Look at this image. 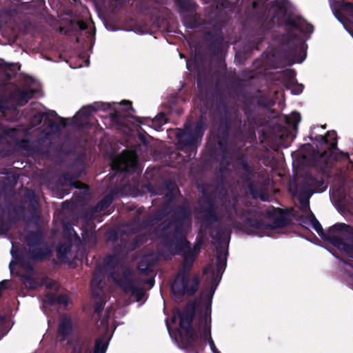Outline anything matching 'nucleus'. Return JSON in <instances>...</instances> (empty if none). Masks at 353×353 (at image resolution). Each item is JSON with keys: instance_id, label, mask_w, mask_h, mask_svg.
Returning <instances> with one entry per match:
<instances>
[{"instance_id": "nucleus-1", "label": "nucleus", "mask_w": 353, "mask_h": 353, "mask_svg": "<svg viewBox=\"0 0 353 353\" xmlns=\"http://www.w3.org/2000/svg\"><path fill=\"white\" fill-rule=\"evenodd\" d=\"M243 82V79L239 77L232 80V83L239 88L236 94L242 104L241 110L246 119L243 122L242 115L237 108H225L218 133L210 137L206 143L205 154L210 161H216L220 157L222 159L228 157L230 153V136L236 142H244L247 139L255 137L258 126L255 115L256 106L266 109L274 105V102L261 90L254 93L242 91L245 86Z\"/></svg>"}, {"instance_id": "nucleus-2", "label": "nucleus", "mask_w": 353, "mask_h": 353, "mask_svg": "<svg viewBox=\"0 0 353 353\" xmlns=\"http://www.w3.org/2000/svg\"><path fill=\"white\" fill-rule=\"evenodd\" d=\"M284 26L286 27V32L281 38L283 47L273 57L279 58L281 64L291 66L295 63H301L306 58L307 45L301 37L293 30L311 34L314 31V26L302 17H293L291 14L287 16Z\"/></svg>"}, {"instance_id": "nucleus-3", "label": "nucleus", "mask_w": 353, "mask_h": 353, "mask_svg": "<svg viewBox=\"0 0 353 353\" xmlns=\"http://www.w3.org/2000/svg\"><path fill=\"white\" fill-rule=\"evenodd\" d=\"M159 209L168 216L161 224L160 237L163 244L173 236L176 237L183 228H190L192 210L188 203L171 205L163 201Z\"/></svg>"}, {"instance_id": "nucleus-4", "label": "nucleus", "mask_w": 353, "mask_h": 353, "mask_svg": "<svg viewBox=\"0 0 353 353\" xmlns=\"http://www.w3.org/2000/svg\"><path fill=\"white\" fill-rule=\"evenodd\" d=\"M252 8V20L254 23L253 41L259 44L263 41L265 34L274 27L275 18L279 13H286L287 8L284 4L274 2L269 8L268 0H254Z\"/></svg>"}, {"instance_id": "nucleus-5", "label": "nucleus", "mask_w": 353, "mask_h": 353, "mask_svg": "<svg viewBox=\"0 0 353 353\" xmlns=\"http://www.w3.org/2000/svg\"><path fill=\"white\" fill-rule=\"evenodd\" d=\"M205 124L203 121H199L194 127L186 122L183 128H177L176 139L178 148L185 152L190 159H194L197 150L201 145L205 133Z\"/></svg>"}, {"instance_id": "nucleus-6", "label": "nucleus", "mask_w": 353, "mask_h": 353, "mask_svg": "<svg viewBox=\"0 0 353 353\" xmlns=\"http://www.w3.org/2000/svg\"><path fill=\"white\" fill-rule=\"evenodd\" d=\"M36 90L30 88H17L9 94H0V112L8 121H16L19 108L26 105L34 97Z\"/></svg>"}, {"instance_id": "nucleus-7", "label": "nucleus", "mask_w": 353, "mask_h": 353, "mask_svg": "<svg viewBox=\"0 0 353 353\" xmlns=\"http://www.w3.org/2000/svg\"><path fill=\"white\" fill-rule=\"evenodd\" d=\"M239 168L242 170L239 178L244 186L247 188L253 199L260 198L264 200V192L266 185V179L259 169L252 167L247 160L241 159Z\"/></svg>"}, {"instance_id": "nucleus-8", "label": "nucleus", "mask_w": 353, "mask_h": 353, "mask_svg": "<svg viewBox=\"0 0 353 353\" xmlns=\"http://www.w3.org/2000/svg\"><path fill=\"white\" fill-rule=\"evenodd\" d=\"M190 228H183L181 232L175 237L173 236L170 239L165 242L163 245L169 249L172 255H176L180 252H183L187 255L191 254V257L196 259L201 252L202 245L201 241H196L193 247L188 241L187 236Z\"/></svg>"}, {"instance_id": "nucleus-9", "label": "nucleus", "mask_w": 353, "mask_h": 353, "mask_svg": "<svg viewBox=\"0 0 353 353\" xmlns=\"http://www.w3.org/2000/svg\"><path fill=\"white\" fill-rule=\"evenodd\" d=\"M178 8L183 25L188 29H196L205 24L196 10L198 4L194 0H173Z\"/></svg>"}, {"instance_id": "nucleus-10", "label": "nucleus", "mask_w": 353, "mask_h": 353, "mask_svg": "<svg viewBox=\"0 0 353 353\" xmlns=\"http://www.w3.org/2000/svg\"><path fill=\"white\" fill-rule=\"evenodd\" d=\"M200 285V278L197 274L193 276L176 277L172 286V293L176 297L182 298L185 295L193 296L198 291Z\"/></svg>"}, {"instance_id": "nucleus-11", "label": "nucleus", "mask_w": 353, "mask_h": 353, "mask_svg": "<svg viewBox=\"0 0 353 353\" xmlns=\"http://www.w3.org/2000/svg\"><path fill=\"white\" fill-rule=\"evenodd\" d=\"M0 234L6 233L10 228L12 222H17L24 212L23 205H13L11 202L6 205V208L0 205Z\"/></svg>"}, {"instance_id": "nucleus-12", "label": "nucleus", "mask_w": 353, "mask_h": 353, "mask_svg": "<svg viewBox=\"0 0 353 353\" xmlns=\"http://www.w3.org/2000/svg\"><path fill=\"white\" fill-rule=\"evenodd\" d=\"M211 311L210 303H208L205 305V311L201 310L199 312L198 330L201 332V337L205 341L209 342L212 352L214 353H220L216 349L211 336Z\"/></svg>"}, {"instance_id": "nucleus-13", "label": "nucleus", "mask_w": 353, "mask_h": 353, "mask_svg": "<svg viewBox=\"0 0 353 353\" xmlns=\"http://www.w3.org/2000/svg\"><path fill=\"white\" fill-rule=\"evenodd\" d=\"M310 225L323 240L329 242L333 246L337 248H340L341 246H343L345 251L352 252L353 254V243L351 244L345 243L342 238L336 235H330V234L326 233V232H325L323 229L319 221L316 219L314 214L312 212H310Z\"/></svg>"}, {"instance_id": "nucleus-14", "label": "nucleus", "mask_w": 353, "mask_h": 353, "mask_svg": "<svg viewBox=\"0 0 353 353\" xmlns=\"http://www.w3.org/2000/svg\"><path fill=\"white\" fill-rule=\"evenodd\" d=\"M205 310L200 308L198 312L201 310ZM199 316L197 317V322L196 323V330L192 327V324L179 325L181 329L184 330L185 334L183 335L180 333L181 342L183 348L186 350L188 353H199L198 347L195 345V343L198 341L199 334L201 336V332L198 330Z\"/></svg>"}, {"instance_id": "nucleus-15", "label": "nucleus", "mask_w": 353, "mask_h": 353, "mask_svg": "<svg viewBox=\"0 0 353 353\" xmlns=\"http://www.w3.org/2000/svg\"><path fill=\"white\" fill-rule=\"evenodd\" d=\"M187 69L196 74V84L199 89H202L208 81V74L204 57L196 54L193 58L186 62Z\"/></svg>"}, {"instance_id": "nucleus-16", "label": "nucleus", "mask_w": 353, "mask_h": 353, "mask_svg": "<svg viewBox=\"0 0 353 353\" xmlns=\"http://www.w3.org/2000/svg\"><path fill=\"white\" fill-rule=\"evenodd\" d=\"M204 39L208 45L210 52L212 55L216 56L222 53L224 38L220 26L214 25L205 33Z\"/></svg>"}, {"instance_id": "nucleus-17", "label": "nucleus", "mask_w": 353, "mask_h": 353, "mask_svg": "<svg viewBox=\"0 0 353 353\" xmlns=\"http://www.w3.org/2000/svg\"><path fill=\"white\" fill-rule=\"evenodd\" d=\"M266 215L273 220L272 223H267L266 225L270 230L283 228L290 223V219L287 216V212L281 208L272 207L267 210Z\"/></svg>"}, {"instance_id": "nucleus-18", "label": "nucleus", "mask_w": 353, "mask_h": 353, "mask_svg": "<svg viewBox=\"0 0 353 353\" xmlns=\"http://www.w3.org/2000/svg\"><path fill=\"white\" fill-rule=\"evenodd\" d=\"M125 195L123 188H114L110 193L101 199L95 205L91 207L88 214L92 217L97 213H101L108 209L112 204L114 197Z\"/></svg>"}, {"instance_id": "nucleus-19", "label": "nucleus", "mask_w": 353, "mask_h": 353, "mask_svg": "<svg viewBox=\"0 0 353 353\" xmlns=\"http://www.w3.org/2000/svg\"><path fill=\"white\" fill-rule=\"evenodd\" d=\"M203 221L210 228L213 223L219 222L220 217L217 213L215 200L208 194H204Z\"/></svg>"}, {"instance_id": "nucleus-20", "label": "nucleus", "mask_w": 353, "mask_h": 353, "mask_svg": "<svg viewBox=\"0 0 353 353\" xmlns=\"http://www.w3.org/2000/svg\"><path fill=\"white\" fill-rule=\"evenodd\" d=\"M112 168L116 170V173L111 177L112 179L117 178V181L120 179L121 185L125 186L126 185V183L124 181L125 178L128 174L135 172L137 164L133 161H122L114 163Z\"/></svg>"}, {"instance_id": "nucleus-21", "label": "nucleus", "mask_w": 353, "mask_h": 353, "mask_svg": "<svg viewBox=\"0 0 353 353\" xmlns=\"http://www.w3.org/2000/svg\"><path fill=\"white\" fill-rule=\"evenodd\" d=\"M110 108V104L103 102H95L93 104L83 106L75 115L77 121L81 124L88 119L94 112L99 110H107Z\"/></svg>"}, {"instance_id": "nucleus-22", "label": "nucleus", "mask_w": 353, "mask_h": 353, "mask_svg": "<svg viewBox=\"0 0 353 353\" xmlns=\"http://www.w3.org/2000/svg\"><path fill=\"white\" fill-rule=\"evenodd\" d=\"M115 283L124 292H131L132 294L136 296L138 301H141L144 295L143 289L135 285V283H137V281L131 279L126 274H124L122 278L115 280Z\"/></svg>"}, {"instance_id": "nucleus-23", "label": "nucleus", "mask_w": 353, "mask_h": 353, "mask_svg": "<svg viewBox=\"0 0 353 353\" xmlns=\"http://www.w3.org/2000/svg\"><path fill=\"white\" fill-rule=\"evenodd\" d=\"M198 301L186 303L183 310L177 309L176 314L180 319L179 325L192 324L197 311Z\"/></svg>"}, {"instance_id": "nucleus-24", "label": "nucleus", "mask_w": 353, "mask_h": 353, "mask_svg": "<svg viewBox=\"0 0 353 353\" xmlns=\"http://www.w3.org/2000/svg\"><path fill=\"white\" fill-rule=\"evenodd\" d=\"M148 190L153 194H161L164 193V201L170 203L175 199L177 194L180 192L176 184L172 180L165 181L163 185L159 191H153L152 188H149Z\"/></svg>"}, {"instance_id": "nucleus-25", "label": "nucleus", "mask_w": 353, "mask_h": 353, "mask_svg": "<svg viewBox=\"0 0 353 353\" xmlns=\"http://www.w3.org/2000/svg\"><path fill=\"white\" fill-rule=\"evenodd\" d=\"M319 183L320 185H324V180L321 179L319 181L317 179L311 176L309 178L307 181H304L303 183H299L296 184L295 185V192L299 193L300 196L303 197H305V204L308 205L309 198L312 195L314 191L311 188V185Z\"/></svg>"}, {"instance_id": "nucleus-26", "label": "nucleus", "mask_w": 353, "mask_h": 353, "mask_svg": "<svg viewBox=\"0 0 353 353\" xmlns=\"http://www.w3.org/2000/svg\"><path fill=\"white\" fill-rule=\"evenodd\" d=\"M74 331L73 323L70 317L63 316L58 325L57 338L59 341L63 342L70 336Z\"/></svg>"}, {"instance_id": "nucleus-27", "label": "nucleus", "mask_w": 353, "mask_h": 353, "mask_svg": "<svg viewBox=\"0 0 353 353\" xmlns=\"http://www.w3.org/2000/svg\"><path fill=\"white\" fill-rule=\"evenodd\" d=\"M266 225L267 223H265L263 221L252 217L246 218L241 224L242 228L248 234H254V231L259 232L270 230Z\"/></svg>"}, {"instance_id": "nucleus-28", "label": "nucleus", "mask_w": 353, "mask_h": 353, "mask_svg": "<svg viewBox=\"0 0 353 353\" xmlns=\"http://www.w3.org/2000/svg\"><path fill=\"white\" fill-rule=\"evenodd\" d=\"M209 272L211 273L212 286H211V289L210 290V291L208 292V294L206 295V296L208 299V302L205 303V305H204L205 307L206 304H208V303L211 304L213 294L214 292V290H215L216 286L218 285V284L221 280V275H222V274H221V272H219L213 270L212 265L210 264L208 265V266L205 267L203 270V274H206ZM205 309L203 311H205Z\"/></svg>"}, {"instance_id": "nucleus-29", "label": "nucleus", "mask_w": 353, "mask_h": 353, "mask_svg": "<svg viewBox=\"0 0 353 353\" xmlns=\"http://www.w3.org/2000/svg\"><path fill=\"white\" fill-rule=\"evenodd\" d=\"M28 254L33 261H43L48 259L51 254V250L46 245L42 247H32L29 248Z\"/></svg>"}, {"instance_id": "nucleus-30", "label": "nucleus", "mask_w": 353, "mask_h": 353, "mask_svg": "<svg viewBox=\"0 0 353 353\" xmlns=\"http://www.w3.org/2000/svg\"><path fill=\"white\" fill-rule=\"evenodd\" d=\"M109 327L105 326L104 332L95 339L93 353H105L108 349L110 336L108 335Z\"/></svg>"}, {"instance_id": "nucleus-31", "label": "nucleus", "mask_w": 353, "mask_h": 353, "mask_svg": "<svg viewBox=\"0 0 353 353\" xmlns=\"http://www.w3.org/2000/svg\"><path fill=\"white\" fill-rule=\"evenodd\" d=\"M43 303L50 306L59 304L66 307L69 304V297L65 294L55 296V294L52 292H47L44 296Z\"/></svg>"}, {"instance_id": "nucleus-32", "label": "nucleus", "mask_w": 353, "mask_h": 353, "mask_svg": "<svg viewBox=\"0 0 353 353\" xmlns=\"http://www.w3.org/2000/svg\"><path fill=\"white\" fill-rule=\"evenodd\" d=\"M315 141L322 144L329 145L330 152L337 148V134L334 130L327 131L325 136H316Z\"/></svg>"}, {"instance_id": "nucleus-33", "label": "nucleus", "mask_w": 353, "mask_h": 353, "mask_svg": "<svg viewBox=\"0 0 353 353\" xmlns=\"http://www.w3.org/2000/svg\"><path fill=\"white\" fill-rule=\"evenodd\" d=\"M228 251L224 250L221 246L216 247V271L223 274L227 265Z\"/></svg>"}, {"instance_id": "nucleus-34", "label": "nucleus", "mask_w": 353, "mask_h": 353, "mask_svg": "<svg viewBox=\"0 0 353 353\" xmlns=\"http://www.w3.org/2000/svg\"><path fill=\"white\" fill-rule=\"evenodd\" d=\"M177 255H181L183 258L182 270L177 277L179 278L184 276H190L189 274L192 269L196 259L191 257V254L187 255L183 252H180Z\"/></svg>"}, {"instance_id": "nucleus-35", "label": "nucleus", "mask_w": 353, "mask_h": 353, "mask_svg": "<svg viewBox=\"0 0 353 353\" xmlns=\"http://www.w3.org/2000/svg\"><path fill=\"white\" fill-rule=\"evenodd\" d=\"M42 239V232L39 230L30 231L25 236V241L29 248L40 245Z\"/></svg>"}, {"instance_id": "nucleus-36", "label": "nucleus", "mask_w": 353, "mask_h": 353, "mask_svg": "<svg viewBox=\"0 0 353 353\" xmlns=\"http://www.w3.org/2000/svg\"><path fill=\"white\" fill-rule=\"evenodd\" d=\"M23 198L28 203L29 209L32 212H37L39 208V201L35 192L32 190L28 188L23 194Z\"/></svg>"}, {"instance_id": "nucleus-37", "label": "nucleus", "mask_w": 353, "mask_h": 353, "mask_svg": "<svg viewBox=\"0 0 353 353\" xmlns=\"http://www.w3.org/2000/svg\"><path fill=\"white\" fill-rule=\"evenodd\" d=\"M227 232V229L225 226L218 224L215 227L212 228V231L211 232L210 236L211 237L216 240L219 243V246H221V245L225 243V236Z\"/></svg>"}, {"instance_id": "nucleus-38", "label": "nucleus", "mask_w": 353, "mask_h": 353, "mask_svg": "<svg viewBox=\"0 0 353 353\" xmlns=\"http://www.w3.org/2000/svg\"><path fill=\"white\" fill-rule=\"evenodd\" d=\"M60 181L77 189H82L84 188V186H85L83 183L79 181H77L76 176L68 172L63 173L60 178Z\"/></svg>"}, {"instance_id": "nucleus-39", "label": "nucleus", "mask_w": 353, "mask_h": 353, "mask_svg": "<svg viewBox=\"0 0 353 353\" xmlns=\"http://www.w3.org/2000/svg\"><path fill=\"white\" fill-rule=\"evenodd\" d=\"M339 232H345L353 237V226L345 223H336L330 227L326 233L334 235V234Z\"/></svg>"}, {"instance_id": "nucleus-40", "label": "nucleus", "mask_w": 353, "mask_h": 353, "mask_svg": "<svg viewBox=\"0 0 353 353\" xmlns=\"http://www.w3.org/2000/svg\"><path fill=\"white\" fill-rule=\"evenodd\" d=\"M71 251V245L63 243L58 245L57 248V259L61 263H66L68 261V254Z\"/></svg>"}, {"instance_id": "nucleus-41", "label": "nucleus", "mask_w": 353, "mask_h": 353, "mask_svg": "<svg viewBox=\"0 0 353 353\" xmlns=\"http://www.w3.org/2000/svg\"><path fill=\"white\" fill-rule=\"evenodd\" d=\"M48 121V125L51 128H55L57 131L61 130V125L57 123L52 119L48 118V114L46 112H38L34 116V119L36 120L37 124H41L43 119Z\"/></svg>"}, {"instance_id": "nucleus-42", "label": "nucleus", "mask_w": 353, "mask_h": 353, "mask_svg": "<svg viewBox=\"0 0 353 353\" xmlns=\"http://www.w3.org/2000/svg\"><path fill=\"white\" fill-rule=\"evenodd\" d=\"M154 264V263L152 261H149L148 259L141 260L138 265L139 273L145 276L150 275L153 271L152 267Z\"/></svg>"}, {"instance_id": "nucleus-43", "label": "nucleus", "mask_w": 353, "mask_h": 353, "mask_svg": "<svg viewBox=\"0 0 353 353\" xmlns=\"http://www.w3.org/2000/svg\"><path fill=\"white\" fill-rule=\"evenodd\" d=\"M20 279L26 288L28 289L34 290L39 286V283L30 275L20 274Z\"/></svg>"}, {"instance_id": "nucleus-44", "label": "nucleus", "mask_w": 353, "mask_h": 353, "mask_svg": "<svg viewBox=\"0 0 353 353\" xmlns=\"http://www.w3.org/2000/svg\"><path fill=\"white\" fill-rule=\"evenodd\" d=\"M83 240L86 244L94 245L97 243V236L92 228H85L82 232Z\"/></svg>"}, {"instance_id": "nucleus-45", "label": "nucleus", "mask_w": 353, "mask_h": 353, "mask_svg": "<svg viewBox=\"0 0 353 353\" xmlns=\"http://www.w3.org/2000/svg\"><path fill=\"white\" fill-rule=\"evenodd\" d=\"M152 125L156 130H160L161 127L167 123V115L164 112L159 113L152 121Z\"/></svg>"}, {"instance_id": "nucleus-46", "label": "nucleus", "mask_w": 353, "mask_h": 353, "mask_svg": "<svg viewBox=\"0 0 353 353\" xmlns=\"http://www.w3.org/2000/svg\"><path fill=\"white\" fill-rule=\"evenodd\" d=\"M18 261L17 263L20 264V265L28 272L33 273L34 272V265L32 261L30 259H26L23 256L18 257Z\"/></svg>"}, {"instance_id": "nucleus-47", "label": "nucleus", "mask_w": 353, "mask_h": 353, "mask_svg": "<svg viewBox=\"0 0 353 353\" xmlns=\"http://www.w3.org/2000/svg\"><path fill=\"white\" fill-rule=\"evenodd\" d=\"M118 258L114 255H109L104 260L105 267L110 270H114L118 265Z\"/></svg>"}, {"instance_id": "nucleus-48", "label": "nucleus", "mask_w": 353, "mask_h": 353, "mask_svg": "<svg viewBox=\"0 0 353 353\" xmlns=\"http://www.w3.org/2000/svg\"><path fill=\"white\" fill-rule=\"evenodd\" d=\"M32 143L29 139H17L15 145L26 152H31Z\"/></svg>"}, {"instance_id": "nucleus-49", "label": "nucleus", "mask_w": 353, "mask_h": 353, "mask_svg": "<svg viewBox=\"0 0 353 353\" xmlns=\"http://www.w3.org/2000/svg\"><path fill=\"white\" fill-rule=\"evenodd\" d=\"M154 222H155V221L153 218L152 214L145 216L143 217L142 221L139 224V228H140V229L143 230L147 228L152 227L154 225Z\"/></svg>"}, {"instance_id": "nucleus-50", "label": "nucleus", "mask_w": 353, "mask_h": 353, "mask_svg": "<svg viewBox=\"0 0 353 353\" xmlns=\"http://www.w3.org/2000/svg\"><path fill=\"white\" fill-rule=\"evenodd\" d=\"M43 139H39L32 145L31 152L34 154H41L43 152Z\"/></svg>"}, {"instance_id": "nucleus-51", "label": "nucleus", "mask_w": 353, "mask_h": 353, "mask_svg": "<svg viewBox=\"0 0 353 353\" xmlns=\"http://www.w3.org/2000/svg\"><path fill=\"white\" fill-rule=\"evenodd\" d=\"M70 26L73 30L78 29L79 30H85L88 29V24L83 21H77L74 20H71Z\"/></svg>"}, {"instance_id": "nucleus-52", "label": "nucleus", "mask_w": 353, "mask_h": 353, "mask_svg": "<svg viewBox=\"0 0 353 353\" xmlns=\"http://www.w3.org/2000/svg\"><path fill=\"white\" fill-rule=\"evenodd\" d=\"M72 353H92L90 345L83 342L79 347H74Z\"/></svg>"}, {"instance_id": "nucleus-53", "label": "nucleus", "mask_w": 353, "mask_h": 353, "mask_svg": "<svg viewBox=\"0 0 353 353\" xmlns=\"http://www.w3.org/2000/svg\"><path fill=\"white\" fill-rule=\"evenodd\" d=\"M10 253H11L12 257L16 261H11L10 263L9 267H10V270H12V265H15L17 263V262L18 261V259L17 258L18 257H22V256H23V255L20 253L19 249L18 248H14V247H12Z\"/></svg>"}, {"instance_id": "nucleus-54", "label": "nucleus", "mask_w": 353, "mask_h": 353, "mask_svg": "<svg viewBox=\"0 0 353 353\" xmlns=\"http://www.w3.org/2000/svg\"><path fill=\"white\" fill-rule=\"evenodd\" d=\"M301 121V114L298 112H292L290 118H288L287 122L293 125H297Z\"/></svg>"}, {"instance_id": "nucleus-55", "label": "nucleus", "mask_w": 353, "mask_h": 353, "mask_svg": "<svg viewBox=\"0 0 353 353\" xmlns=\"http://www.w3.org/2000/svg\"><path fill=\"white\" fill-rule=\"evenodd\" d=\"M110 117L111 121L117 124L121 123L123 119V117L121 115V112L117 110H114V112L110 114Z\"/></svg>"}, {"instance_id": "nucleus-56", "label": "nucleus", "mask_w": 353, "mask_h": 353, "mask_svg": "<svg viewBox=\"0 0 353 353\" xmlns=\"http://www.w3.org/2000/svg\"><path fill=\"white\" fill-rule=\"evenodd\" d=\"M105 303L102 300L96 301L93 305L94 313L100 315L103 310Z\"/></svg>"}, {"instance_id": "nucleus-57", "label": "nucleus", "mask_w": 353, "mask_h": 353, "mask_svg": "<svg viewBox=\"0 0 353 353\" xmlns=\"http://www.w3.org/2000/svg\"><path fill=\"white\" fill-rule=\"evenodd\" d=\"M216 6L221 10H225L232 8V5L228 0H217Z\"/></svg>"}, {"instance_id": "nucleus-58", "label": "nucleus", "mask_w": 353, "mask_h": 353, "mask_svg": "<svg viewBox=\"0 0 353 353\" xmlns=\"http://www.w3.org/2000/svg\"><path fill=\"white\" fill-rule=\"evenodd\" d=\"M283 76L289 81H293L295 79L296 72L293 69H288L283 72Z\"/></svg>"}, {"instance_id": "nucleus-59", "label": "nucleus", "mask_w": 353, "mask_h": 353, "mask_svg": "<svg viewBox=\"0 0 353 353\" xmlns=\"http://www.w3.org/2000/svg\"><path fill=\"white\" fill-rule=\"evenodd\" d=\"M341 8L353 15V3L342 1L340 6Z\"/></svg>"}, {"instance_id": "nucleus-60", "label": "nucleus", "mask_w": 353, "mask_h": 353, "mask_svg": "<svg viewBox=\"0 0 353 353\" xmlns=\"http://www.w3.org/2000/svg\"><path fill=\"white\" fill-rule=\"evenodd\" d=\"M153 218L155 221H161L166 217V214H164L159 208L152 214Z\"/></svg>"}, {"instance_id": "nucleus-61", "label": "nucleus", "mask_w": 353, "mask_h": 353, "mask_svg": "<svg viewBox=\"0 0 353 353\" xmlns=\"http://www.w3.org/2000/svg\"><path fill=\"white\" fill-rule=\"evenodd\" d=\"M292 216L296 220H300L305 224H310V214L308 216H303L302 214L299 215V214H293Z\"/></svg>"}, {"instance_id": "nucleus-62", "label": "nucleus", "mask_w": 353, "mask_h": 353, "mask_svg": "<svg viewBox=\"0 0 353 353\" xmlns=\"http://www.w3.org/2000/svg\"><path fill=\"white\" fill-rule=\"evenodd\" d=\"M46 288L48 290H58L59 285L55 281H50L46 284Z\"/></svg>"}, {"instance_id": "nucleus-63", "label": "nucleus", "mask_w": 353, "mask_h": 353, "mask_svg": "<svg viewBox=\"0 0 353 353\" xmlns=\"http://www.w3.org/2000/svg\"><path fill=\"white\" fill-rule=\"evenodd\" d=\"M3 133L10 138H14L17 134V130L15 128H5L3 130Z\"/></svg>"}, {"instance_id": "nucleus-64", "label": "nucleus", "mask_w": 353, "mask_h": 353, "mask_svg": "<svg viewBox=\"0 0 353 353\" xmlns=\"http://www.w3.org/2000/svg\"><path fill=\"white\" fill-rule=\"evenodd\" d=\"M303 85L299 84L296 82L294 88L292 90V93L294 94H300L303 92Z\"/></svg>"}]
</instances>
